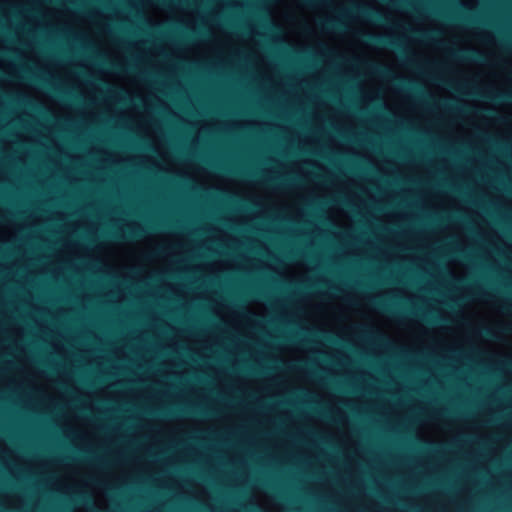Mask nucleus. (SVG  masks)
Segmentation results:
<instances>
[{
    "instance_id": "f257e3e1",
    "label": "nucleus",
    "mask_w": 512,
    "mask_h": 512,
    "mask_svg": "<svg viewBox=\"0 0 512 512\" xmlns=\"http://www.w3.org/2000/svg\"><path fill=\"white\" fill-rule=\"evenodd\" d=\"M362 39L367 44L377 47H389L395 50H401L402 48L398 40L387 35L364 33L362 34Z\"/></svg>"
},
{
    "instance_id": "f03ea898",
    "label": "nucleus",
    "mask_w": 512,
    "mask_h": 512,
    "mask_svg": "<svg viewBox=\"0 0 512 512\" xmlns=\"http://www.w3.org/2000/svg\"><path fill=\"white\" fill-rule=\"evenodd\" d=\"M350 13H356L358 15H361L362 17L377 22L384 21V17L379 11L367 6L355 5L352 7Z\"/></svg>"
},
{
    "instance_id": "7ed1b4c3",
    "label": "nucleus",
    "mask_w": 512,
    "mask_h": 512,
    "mask_svg": "<svg viewBox=\"0 0 512 512\" xmlns=\"http://www.w3.org/2000/svg\"><path fill=\"white\" fill-rule=\"evenodd\" d=\"M452 56L456 59L470 62H483L485 59L483 54L474 49L456 50L452 53Z\"/></svg>"
},
{
    "instance_id": "20e7f679",
    "label": "nucleus",
    "mask_w": 512,
    "mask_h": 512,
    "mask_svg": "<svg viewBox=\"0 0 512 512\" xmlns=\"http://www.w3.org/2000/svg\"><path fill=\"white\" fill-rule=\"evenodd\" d=\"M344 24L341 20H335V19H328L321 22V28L325 31H331V30H343Z\"/></svg>"
},
{
    "instance_id": "39448f33",
    "label": "nucleus",
    "mask_w": 512,
    "mask_h": 512,
    "mask_svg": "<svg viewBox=\"0 0 512 512\" xmlns=\"http://www.w3.org/2000/svg\"><path fill=\"white\" fill-rule=\"evenodd\" d=\"M396 82L402 86H404L405 88L407 89H410V90H413L417 93H420L422 94L423 93V90L421 89V87L419 85H417L416 83L410 81V80H406V79H403V78H395Z\"/></svg>"
},
{
    "instance_id": "423d86ee",
    "label": "nucleus",
    "mask_w": 512,
    "mask_h": 512,
    "mask_svg": "<svg viewBox=\"0 0 512 512\" xmlns=\"http://www.w3.org/2000/svg\"><path fill=\"white\" fill-rule=\"evenodd\" d=\"M423 318L431 324H440L444 321V319L434 313H424Z\"/></svg>"
},
{
    "instance_id": "0eeeda50",
    "label": "nucleus",
    "mask_w": 512,
    "mask_h": 512,
    "mask_svg": "<svg viewBox=\"0 0 512 512\" xmlns=\"http://www.w3.org/2000/svg\"><path fill=\"white\" fill-rule=\"evenodd\" d=\"M493 99L497 102H512V92L497 93L493 96Z\"/></svg>"
},
{
    "instance_id": "6e6552de",
    "label": "nucleus",
    "mask_w": 512,
    "mask_h": 512,
    "mask_svg": "<svg viewBox=\"0 0 512 512\" xmlns=\"http://www.w3.org/2000/svg\"><path fill=\"white\" fill-rule=\"evenodd\" d=\"M143 233H144V230L141 229V228H135V229L129 228L127 230V237H129V238H139V237L143 236Z\"/></svg>"
},
{
    "instance_id": "1a4fd4ad",
    "label": "nucleus",
    "mask_w": 512,
    "mask_h": 512,
    "mask_svg": "<svg viewBox=\"0 0 512 512\" xmlns=\"http://www.w3.org/2000/svg\"><path fill=\"white\" fill-rule=\"evenodd\" d=\"M438 34V32H435V31H430V32H420L418 33V35L426 40V41H432L434 39V37Z\"/></svg>"
},
{
    "instance_id": "9d476101",
    "label": "nucleus",
    "mask_w": 512,
    "mask_h": 512,
    "mask_svg": "<svg viewBox=\"0 0 512 512\" xmlns=\"http://www.w3.org/2000/svg\"><path fill=\"white\" fill-rule=\"evenodd\" d=\"M303 4L309 7L326 4V0H302Z\"/></svg>"
},
{
    "instance_id": "9b49d317",
    "label": "nucleus",
    "mask_w": 512,
    "mask_h": 512,
    "mask_svg": "<svg viewBox=\"0 0 512 512\" xmlns=\"http://www.w3.org/2000/svg\"><path fill=\"white\" fill-rule=\"evenodd\" d=\"M373 302H374V304L378 308H380V309H382L384 311H390L391 310L390 307L384 301H382V300L375 299V300H373Z\"/></svg>"
},
{
    "instance_id": "f8f14e48",
    "label": "nucleus",
    "mask_w": 512,
    "mask_h": 512,
    "mask_svg": "<svg viewBox=\"0 0 512 512\" xmlns=\"http://www.w3.org/2000/svg\"><path fill=\"white\" fill-rule=\"evenodd\" d=\"M187 412L198 414V415H207L208 414V411L203 408H193V409L187 410Z\"/></svg>"
},
{
    "instance_id": "ddd939ff",
    "label": "nucleus",
    "mask_w": 512,
    "mask_h": 512,
    "mask_svg": "<svg viewBox=\"0 0 512 512\" xmlns=\"http://www.w3.org/2000/svg\"><path fill=\"white\" fill-rule=\"evenodd\" d=\"M377 69H378L379 73H381L383 75H390V71L386 67L378 66Z\"/></svg>"
},
{
    "instance_id": "4468645a",
    "label": "nucleus",
    "mask_w": 512,
    "mask_h": 512,
    "mask_svg": "<svg viewBox=\"0 0 512 512\" xmlns=\"http://www.w3.org/2000/svg\"><path fill=\"white\" fill-rule=\"evenodd\" d=\"M51 89L54 90L57 94H59L62 97H70V94H68L60 89H56L54 87H51Z\"/></svg>"
},
{
    "instance_id": "2eb2a0df",
    "label": "nucleus",
    "mask_w": 512,
    "mask_h": 512,
    "mask_svg": "<svg viewBox=\"0 0 512 512\" xmlns=\"http://www.w3.org/2000/svg\"><path fill=\"white\" fill-rule=\"evenodd\" d=\"M108 236L114 238V239H122L124 238V236L122 234H120L118 231H115V232H112L110 234H108Z\"/></svg>"
},
{
    "instance_id": "dca6fc26",
    "label": "nucleus",
    "mask_w": 512,
    "mask_h": 512,
    "mask_svg": "<svg viewBox=\"0 0 512 512\" xmlns=\"http://www.w3.org/2000/svg\"><path fill=\"white\" fill-rule=\"evenodd\" d=\"M483 333L488 338H494L495 337V334H494V332L491 329L486 328V329H484Z\"/></svg>"
},
{
    "instance_id": "f3484780",
    "label": "nucleus",
    "mask_w": 512,
    "mask_h": 512,
    "mask_svg": "<svg viewBox=\"0 0 512 512\" xmlns=\"http://www.w3.org/2000/svg\"><path fill=\"white\" fill-rule=\"evenodd\" d=\"M457 254H458L459 256H461V257L465 258V259H468V258H469V257H468V254H466V253H465V251H463V250L458 251V252H457Z\"/></svg>"
},
{
    "instance_id": "a211bd4d",
    "label": "nucleus",
    "mask_w": 512,
    "mask_h": 512,
    "mask_svg": "<svg viewBox=\"0 0 512 512\" xmlns=\"http://www.w3.org/2000/svg\"><path fill=\"white\" fill-rule=\"evenodd\" d=\"M268 182H269L270 184H275V185H276V184H278V183H280L278 178H272V179H270Z\"/></svg>"
},
{
    "instance_id": "6ab92c4d",
    "label": "nucleus",
    "mask_w": 512,
    "mask_h": 512,
    "mask_svg": "<svg viewBox=\"0 0 512 512\" xmlns=\"http://www.w3.org/2000/svg\"><path fill=\"white\" fill-rule=\"evenodd\" d=\"M163 4H169L171 3L173 0H160Z\"/></svg>"
},
{
    "instance_id": "aec40b11",
    "label": "nucleus",
    "mask_w": 512,
    "mask_h": 512,
    "mask_svg": "<svg viewBox=\"0 0 512 512\" xmlns=\"http://www.w3.org/2000/svg\"><path fill=\"white\" fill-rule=\"evenodd\" d=\"M36 81L41 82L43 84H47L42 78H36Z\"/></svg>"
},
{
    "instance_id": "412c9836",
    "label": "nucleus",
    "mask_w": 512,
    "mask_h": 512,
    "mask_svg": "<svg viewBox=\"0 0 512 512\" xmlns=\"http://www.w3.org/2000/svg\"><path fill=\"white\" fill-rule=\"evenodd\" d=\"M162 414H164V415H168V414L172 415L173 413L163 411Z\"/></svg>"
},
{
    "instance_id": "4be33fe9",
    "label": "nucleus",
    "mask_w": 512,
    "mask_h": 512,
    "mask_svg": "<svg viewBox=\"0 0 512 512\" xmlns=\"http://www.w3.org/2000/svg\"><path fill=\"white\" fill-rule=\"evenodd\" d=\"M466 21H469V22H474V20L470 19V18H465Z\"/></svg>"
},
{
    "instance_id": "5701e85b",
    "label": "nucleus",
    "mask_w": 512,
    "mask_h": 512,
    "mask_svg": "<svg viewBox=\"0 0 512 512\" xmlns=\"http://www.w3.org/2000/svg\"><path fill=\"white\" fill-rule=\"evenodd\" d=\"M219 169L228 171L225 167H219Z\"/></svg>"
}]
</instances>
